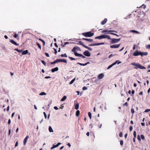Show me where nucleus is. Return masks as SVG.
Segmentation results:
<instances>
[{
	"label": "nucleus",
	"instance_id": "43",
	"mask_svg": "<svg viewBox=\"0 0 150 150\" xmlns=\"http://www.w3.org/2000/svg\"><path fill=\"white\" fill-rule=\"evenodd\" d=\"M122 136H123V134H122V132H120L119 134V136L120 137H122Z\"/></svg>",
	"mask_w": 150,
	"mask_h": 150
},
{
	"label": "nucleus",
	"instance_id": "30",
	"mask_svg": "<svg viewBox=\"0 0 150 150\" xmlns=\"http://www.w3.org/2000/svg\"><path fill=\"white\" fill-rule=\"evenodd\" d=\"M106 33L107 34H111V35H115L117 36H118V35H117V34L114 33Z\"/></svg>",
	"mask_w": 150,
	"mask_h": 150
},
{
	"label": "nucleus",
	"instance_id": "3",
	"mask_svg": "<svg viewBox=\"0 0 150 150\" xmlns=\"http://www.w3.org/2000/svg\"><path fill=\"white\" fill-rule=\"evenodd\" d=\"M110 42V44H113L116 43L120 40V39L112 38Z\"/></svg>",
	"mask_w": 150,
	"mask_h": 150
},
{
	"label": "nucleus",
	"instance_id": "50",
	"mask_svg": "<svg viewBox=\"0 0 150 150\" xmlns=\"http://www.w3.org/2000/svg\"><path fill=\"white\" fill-rule=\"evenodd\" d=\"M123 144V142L122 140H121L120 141V144L121 145H122Z\"/></svg>",
	"mask_w": 150,
	"mask_h": 150
},
{
	"label": "nucleus",
	"instance_id": "46",
	"mask_svg": "<svg viewBox=\"0 0 150 150\" xmlns=\"http://www.w3.org/2000/svg\"><path fill=\"white\" fill-rule=\"evenodd\" d=\"M150 111V109H147L145 110L144 112H147Z\"/></svg>",
	"mask_w": 150,
	"mask_h": 150
},
{
	"label": "nucleus",
	"instance_id": "45",
	"mask_svg": "<svg viewBox=\"0 0 150 150\" xmlns=\"http://www.w3.org/2000/svg\"><path fill=\"white\" fill-rule=\"evenodd\" d=\"M82 89L83 90H87V87H85V86H84L83 88H82Z\"/></svg>",
	"mask_w": 150,
	"mask_h": 150
},
{
	"label": "nucleus",
	"instance_id": "41",
	"mask_svg": "<svg viewBox=\"0 0 150 150\" xmlns=\"http://www.w3.org/2000/svg\"><path fill=\"white\" fill-rule=\"evenodd\" d=\"M133 135L134 137L136 138V132L135 131L134 132Z\"/></svg>",
	"mask_w": 150,
	"mask_h": 150
},
{
	"label": "nucleus",
	"instance_id": "64",
	"mask_svg": "<svg viewBox=\"0 0 150 150\" xmlns=\"http://www.w3.org/2000/svg\"><path fill=\"white\" fill-rule=\"evenodd\" d=\"M69 43L68 42H66L64 43V45H66L67 44H69Z\"/></svg>",
	"mask_w": 150,
	"mask_h": 150
},
{
	"label": "nucleus",
	"instance_id": "17",
	"mask_svg": "<svg viewBox=\"0 0 150 150\" xmlns=\"http://www.w3.org/2000/svg\"><path fill=\"white\" fill-rule=\"evenodd\" d=\"M58 68L57 67H56L54 68L52 70V71L53 72H54L55 71H57L58 70Z\"/></svg>",
	"mask_w": 150,
	"mask_h": 150
},
{
	"label": "nucleus",
	"instance_id": "25",
	"mask_svg": "<svg viewBox=\"0 0 150 150\" xmlns=\"http://www.w3.org/2000/svg\"><path fill=\"white\" fill-rule=\"evenodd\" d=\"M80 111L79 110H77L76 112V115L77 117H78L80 114Z\"/></svg>",
	"mask_w": 150,
	"mask_h": 150
},
{
	"label": "nucleus",
	"instance_id": "18",
	"mask_svg": "<svg viewBox=\"0 0 150 150\" xmlns=\"http://www.w3.org/2000/svg\"><path fill=\"white\" fill-rule=\"evenodd\" d=\"M130 31L132 33H134L138 34H139L140 33L139 32L134 30H130Z\"/></svg>",
	"mask_w": 150,
	"mask_h": 150
},
{
	"label": "nucleus",
	"instance_id": "54",
	"mask_svg": "<svg viewBox=\"0 0 150 150\" xmlns=\"http://www.w3.org/2000/svg\"><path fill=\"white\" fill-rule=\"evenodd\" d=\"M56 61H54V62H51V64H55V63H56Z\"/></svg>",
	"mask_w": 150,
	"mask_h": 150
},
{
	"label": "nucleus",
	"instance_id": "7",
	"mask_svg": "<svg viewBox=\"0 0 150 150\" xmlns=\"http://www.w3.org/2000/svg\"><path fill=\"white\" fill-rule=\"evenodd\" d=\"M55 61L56 63L60 62H63L66 63H67V60L66 59H56Z\"/></svg>",
	"mask_w": 150,
	"mask_h": 150
},
{
	"label": "nucleus",
	"instance_id": "39",
	"mask_svg": "<svg viewBox=\"0 0 150 150\" xmlns=\"http://www.w3.org/2000/svg\"><path fill=\"white\" fill-rule=\"evenodd\" d=\"M39 40H40L41 41L43 42V45H45V42L44 40H42V39L40 38L39 39Z\"/></svg>",
	"mask_w": 150,
	"mask_h": 150
},
{
	"label": "nucleus",
	"instance_id": "57",
	"mask_svg": "<svg viewBox=\"0 0 150 150\" xmlns=\"http://www.w3.org/2000/svg\"><path fill=\"white\" fill-rule=\"evenodd\" d=\"M54 51H55L54 53L55 54H56L57 53V50L55 49H54Z\"/></svg>",
	"mask_w": 150,
	"mask_h": 150
},
{
	"label": "nucleus",
	"instance_id": "19",
	"mask_svg": "<svg viewBox=\"0 0 150 150\" xmlns=\"http://www.w3.org/2000/svg\"><path fill=\"white\" fill-rule=\"evenodd\" d=\"M28 53V50H26L23 51L22 53V54L25 55L27 54Z\"/></svg>",
	"mask_w": 150,
	"mask_h": 150
},
{
	"label": "nucleus",
	"instance_id": "24",
	"mask_svg": "<svg viewBox=\"0 0 150 150\" xmlns=\"http://www.w3.org/2000/svg\"><path fill=\"white\" fill-rule=\"evenodd\" d=\"M79 104L78 103L76 104L75 105V109H76V110H78L79 108Z\"/></svg>",
	"mask_w": 150,
	"mask_h": 150
},
{
	"label": "nucleus",
	"instance_id": "59",
	"mask_svg": "<svg viewBox=\"0 0 150 150\" xmlns=\"http://www.w3.org/2000/svg\"><path fill=\"white\" fill-rule=\"evenodd\" d=\"M54 108L56 110H58V108L57 106H54Z\"/></svg>",
	"mask_w": 150,
	"mask_h": 150
},
{
	"label": "nucleus",
	"instance_id": "36",
	"mask_svg": "<svg viewBox=\"0 0 150 150\" xmlns=\"http://www.w3.org/2000/svg\"><path fill=\"white\" fill-rule=\"evenodd\" d=\"M84 47L87 48V49L89 50H92V49L91 48L89 47L86 46V45Z\"/></svg>",
	"mask_w": 150,
	"mask_h": 150
},
{
	"label": "nucleus",
	"instance_id": "8",
	"mask_svg": "<svg viewBox=\"0 0 150 150\" xmlns=\"http://www.w3.org/2000/svg\"><path fill=\"white\" fill-rule=\"evenodd\" d=\"M110 32H114L116 33H117V31H116L113 30H104L103 31H102V33H110Z\"/></svg>",
	"mask_w": 150,
	"mask_h": 150
},
{
	"label": "nucleus",
	"instance_id": "42",
	"mask_svg": "<svg viewBox=\"0 0 150 150\" xmlns=\"http://www.w3.org/2000/svg\"><path fill=\"white\" fill-rule=\"evenodd\" d=\"M141 139L143 140H144L145 139L144 136L143 135H141Z\"/></svg>",
	"mask_w": 150,
	"mask_h": 150
},
{
	"label": "nucleus",
	"instance_id": "26",
	"mask_svg": "<svg viewBox=\"0 0 150 150\" xmlns=\"http://www.w3.org/2000/svg\"><path fill=\"white\" fill-rule=\"evenodd\" d=\"M79 64L81 66H85L87 64H89V62H87L85 64H84L81 63H79Z\"/></svg>",
	"mask_w": 150,
	"mask_h": 150
},
{
	"label": "nucleus",
	"instance_id": "47",
	"mask_svg": "<svg viewBox=\"0 0 150 150\" xmlns=\"http://www.w3.org/2000/svg\"><path fill=\"white\" fill-rule=\"evenodd\" d=\"M69 58L71 60H75L76 59L74 58H73V57H69Z\"/></svg>",
	"mask_w": 150,
	"mask_h": 150
},
{
	"label": "nucleus",
	"instance_id": "44",
	"mask_svg": "<svg viewBox=\"0 0 150 150\" xmlns=\"http://www.w3.org/2000/svg\"><path fill=\"white\" fill-rule=\"evenodd\" d=\"M18 34H15L14 36H13V37H14L15 38H17V37H18Z\"/></svg>",
	"mask_w": 150,
	"mask_h": 150
},
{
	"label": "nucleus",
	"instance_id": "48",
	"mask_svg": "<svg viewBox=\"0 0 150 150\" xmlns=\"http://www.w3.org/2000/svg\"><path fill=\"white\" fill-rule=\"evenodd\" d=\"M115 62L116 63V64H119L121 63V62L118 61H116Z\"/></svg>",
	"mask_w": 150,
	"mask_h": 150
},
{
	"label": "nucleus",
	"instance_id": "15",
	"mask_svg": "<svg viewBox=\"0 0 150 150\" xmlns=\"http://www.w3.org/2000/svg\"><path fill=\"white\" fill-rule=\"evenodd\" d=\"M148 54V53L146 52H142L141 51L140 53V55L142 57L144 55H147Z\"/></svg>",
	"mask_w": 150,
	"mask_h": 150
},
{
	"label": "nucleus",
	"instance_id": "29",
	"mask_svg": "<svg viewBox=\"0 0 150 150\" xmlns=\"http://www.w3.org/2000/svg\"><path fill=\"white\" fill-rule=\"evenodd\" d=\"M46 95V93L44 92H42L39 93V95L40 96H43Z\"/></svg>",
	"mask_w": 150,
	"mask_h": 150
},
{
	"label": "nucleus",
	"instance_id": "58",
	"mask_svg": "<svg viewBox=\"0 0 150 150\" xmlns=\"http://www.w3.org/2000/svg\"><path fill=\"white\" fill-rule=\"evenodd\" d=\"M132 126H130L129 127L130 131H132Z\"/></svg>",
	"mask_w": 150,
	"mask_h": 150
},
{
	"label": "nucleus",
	"instance_id": "51",
	"mask_svg": "<svg viewBox=\"0 0 150 150\" xmlns=\"http://www.w3.org/2000/svg\"><path fill=\"white\" fill-rule=\"evenodd\" d=\"M45 54L47 57H50L48 53H45Z\"/></svg>",
	"mask_w": 150,
	"mask_h": 150
},
{
	"label": "nucleus",
	"instance_id": "60",
	"mask_svg": "<svg viewBox=\"0 0 150 150\" xmlns=\"http://www.w3.org/2000/svg\"><path fill=\"white\" fill-rule=\"evenodd\" d=\"M146 48H147L150 49V45H147V46Z\"/></svg>",
	"mask_w": 150,
	"mask_h": 150
},
{
	"label": "nucleus",
	"instance_id": "11",
	"mask_svg": "<svg viewBox=\"0 0 150 150\" xmlns=\"http://www.w3.org/2000/svg\"><path fill=\"white\" fill-rule=\"evenodd\" d=\"M75 56H78L79 57H81L83 58H86V57L84 56L82 54H80L78 53H75Z\"/></svg>",
	"mask_w": 150,
	"mask_h": 150
},
{
	"label": "nucleus",
	"instance_id": "33",
	"mask_svg": "<svg viewBox=\"0 0 150 150\" xmlns=\"http://www.w3.org/2000/svg\"><path fill=\"white\" fill-rule=\"evenodd\" d=\"M36 44L37 46H38V47L41 50V47L40 45L38 42H37Z\"/></svg>",
	"mask_w": 150,
	"mask_h": 150
},
{
	"label": "nucleus",
	"instance_id": "28",
	"mask_svg": "<svg viewBox=\"0 0 150 150\" xmlns=\"http://www.w3.org/2000/svg\"><path fill=\"white\" fill-rule=\"evenodd\" d=\"M85 40L87 41L90 42H93V40L91 39H85Z\"/></svg>",
	"mask_w": 150,
	"mask_h": 150
},
{
	"label": "nucleus",
	"instance_id": "5",
	"mask_svg": "<svg viewBox=\"0 0 150 150\" xmlns=\"http://www.w3.org/2000/svg\"><path fill=\"white\" fill-rule=\"evenodd\" d=\"M83 54L84 55L87 57H90L91 55V53L88 50L84 51Z\"/></svg>",
	"mask_w": 150,
	"mask_h": 150
},
{
	"label": "nucleus",
	"instance_id": "56",
	"mask_svg": "<svg viewBox=\"0 0 150 150\" xmlns=\"http://www.w3.org/2000/svg\"><path fill=\"white\" fill-rule=\"evenodd\" d=\"M18 141H17L16 143L15 146V147H16L18 146Z\"/></svg>",
	"mask_w": 150,
	"mask_h": 150
},
{
	"label": "nucleus",
	"instance_id": "34",
	"mask_svg": "<svg viewBox=\"0 0 150 150\" xmlns=\"http://www.w3.org/2000/svg\"><path fill=\"white\" fill-rule=\"evenodd\" d=\"M61 56L62 57H67V55L66 53H65L64 54H62L61 55Z\"/></svg>",
	"mask_w": 150,
	"mask_h": 150
},
{
	"label": "nucleus",
	"instance_id": "31",
	"mask_svg": "<svg viewBox=\"0 0 150 150\" xmlns=\"http://www.w3.org/2000/svg\"><path fill=\"white\" fill-rule=\"evenodd\" d=\"M75 78H74V79H72L71 81V82L69 83V84L70 85H71V84H72L74 82V81H75Z\"/></svg>",
	"mask_w": 150,
	"mask_h": 150
},
{
	"label": "nucleus",
	"instance_id": "4",
	"mask_svg": "<svg viewBox=\"0 0 150 150\" xmlns=\"http://www.w3.org/2000/svg\"><path fill=\"white\" fill-rule=\"evenodd\" d=\"M77 50H80V49L79 47H74L72 49V51L74 53V54L75 55V53H77L76 51Z\"/></svg>",
	"mask_w": 150,
	"mask_h": 150
},
{
	"label": "nucleus",
	"instance_id": "62",
	"mask_svg": "<svg viewBox=\"0 0 150 150\" xmlns=\"http://www.w3.org/2000/svg\"><path fill=\"white\" fill-rule=\"evenodd\" d=\"M113 56V55H112V54H111L109 56L108 58H110V57H112Z\"/></svg>",
	"mask_w": 150,
	"mask_h": 150
},
{
	"label": "nucleus",
	"instance_id": "1",
	"mask_svg": "<svg viewBox=\"0 0 150 150\" xmlns=\"http://www.w3.org/2000/svg\"><path fill=\"white\" fill-rule=\"evenodd\" d=\"M105 38H107L108 40L111 39V38L108 35H102L100 36H97L95 38V39H104Z\"/></svg>",
	"mask_w": 150,
	"mask_h": 150
},
{
	"label": "nucleus",
	"instance_id": "12",
	"mask_svg": "<svg viewBox=\"0 0 150 150\" xmlns=\"http://www.w3.org/2000/svg\"><path fill=\"white\" fill-rule=\"evenodd\" d=\"M29 136L28 135L27 136L25 139H24L23 141L24 145H25L26 144L27 141L28 139L29 138Z\"/></svg>",
	"mask_w": 150,
	"mask_h": 150
},
{
	"label": "nucleus",
	"instance_id": "16",
	"mask_svg": "<svg viewBox=\"0 0 150 150\" xmlns=\"http://www.w3.org/2000/svg\"><path fill=\"white\" fill-rule=\"evenodd\" d=\"M107 18H105L103 21L101 22V24L102 25L105 24L107 22Z\"/></svg>",
	"mask_w": 150,
	"mask_h": 150
},
{
	"label": "nucleus",
	"instance_id": "38",
	"mask_svg": "<svg viewBox=\"0 0 150 150\" xmlns=\"http://www.w3.org/2000/svg\"><path fill=\"white\" fill-rule=\"evenodd\" d=\"M132 64L134 66H136L137 67V65H138V64H136L135 62H134V63H132Z\"/></svg>",
	"mask_w": 150,
	"mask_h": 150
},
{
	"label": "nucleus",
	"instance_id": "53",
	"mask_svg": "<svg viewBox=\"0 0 150 150\" xmlns=\"http://www.w3.org/2000/svg\"><path fill=\"white\" fill-rule=\"evenodd\" d=\"M43 114L44 115V116H45V118L46 119L47 118V115H46V113L45 112H43Z\"/></svg>",
	"mask_w": 150,
	"mask_h": 150
},
{
	"label": "nucleus",
	"instance_id": "61",
	"mask_svg": "<svg viewBox=\"0 0 150 150\" xmlns=\"http://www.w3.org/2000/svg\"><path fill=\"white\" fill-rule=\"evenodd\" d=\"M50 78V76H47L45 77V79H48Z\"/></svg>",
	"mask_w": 150,
	"mask_h": 150
},
{
	"label": "nucleus",
	"instance_id": "49",
	"mask_svg": "<svg viewBox=\"0 0 150 150\" xmlns=\"http://www.w3.org/2000/svg\"><path fill=\"white\" fill-rule=\"evenodd\" d=\"M131 112L133 114L134 112V110L132 108L131 109Z\"/></svg>",
	"mask_w": 150,
	"mask_h": 150
},
{
	"label": "nucleus",
	"instance_id": "2",
	"mask_svg": "<svg viewBox=\"0 0 150 150\" xmlns=\"http://www.w3.org/2000/svg\"><path fill=\"white\" fill-rule=\"evenodd\" d=\"M82 35L86 37H91L94 35V33L91 31H89L82 33Z\"/></svg>",
	"mask_w": 150,
	"mask_h": 150
},
{
	"label": "nucleus",
	"instance_id": "13",
	"mask_svg": "<svg viewBox=\"0 0 150 150\" xmlns=\"http://www.w3.org/2000/svg\"><path fill=\"white\" fill-rule=\"evenodd\" d=\"M10 42H11V43L14 44V45H18L19 44H17L16 43V42L15 41H14L13 40H10Z\"/></svg>",
	"mask_w": 150,
	"mask_h": 150
},
{
	"label": "nucleus",
	"instance_id": "55",
	"mask_svg": "<svg viewBox=\"0 0 150 150\" xmlns=\"http://www.w3.org/2000/svg\"><path fill=\"white\" fill-rule=\"evenodd\" d=\"M123 105L124 106L125 105L127 106H128L127 103V102L125 103Z\"/></svg>",
	"mask_w": 150,
	"mask_h": 150
},
{
	"label": "nucleus",
	"instance_id": "37",
	"mask_svg": "<svg viewBox=\"0 0 150 150\" xmlns=\"http://www.w3.org/2000/svg\"><path fill=\"white\" fill-rule=\"evenodd\" d=\"M88 116L89 117V118H90V119H91V115H92L91 113L90 112H88Z\"/></svg>",
	"mask_w": 150,
	"mask_h": 150
},
{
	"label": "nucleus",
	"instance_id": "23",
	"mask_svg": "<svg viewBox=\"0 0 150 150\" xmlns=\"http://www.w3.org/2000/svg\"><path fill=\"white\" fill-rule=\"evenodd\" d=\"M61 144V143H58L57 144L54 145H53V146H54V148L57 147H58Z\"/></svg>",
	"mask_w": 150,
	"mask_h": 150
},
{
	"label": "nucleus",
	"instance_id": "14",
	"mask_svg": "<svg viewBox=\"0 0 150 150\" xmlns=\"http://www.w3.org/2000/svg\"><path fill=\"white\" fill-rule=\"evenodd\" d=\"M137 67L139 68L140 69H145V67H144L141 65L140 64H138V65H137Z\"/></svg>",
	"mask_w": 150,
	"mask_h": 150
},
{
	"label": "nucleus",
	"instance_id": "35",
	"mask_svg": "<svg viewBox=\"0 0 150 150\" xmlns=\"http://www.w3.org/2000/svg\"><path fill=\"white\" fill-rule=\"evenodd\" d=\"M104 77V76H98V79H101L103 78Z\"/></svg>",
	"mask_w": 150,
	"mask_h": 150
},
{
	"label": "nucleus",
	"instance_id": "52",
	"mask_svg": "<svg viewBox=\"0 0 150 150\" xmlns=\"http://www.w3.org/2000/svg\"><path fill=\"white\" fill-rule=\"evenodd\" d=\"M137 139L139 141H140L141 140L139 135H138L137 137Z\"/></svg>",
	"mask_w": 150,
	"mask_h": 150
},
{
	"label": "nucleus",
	"instance_id": "63",
	"mask_svg": "<svg viewBox=\"0 0 150 150\" xmlns=\"http://www.w3.org/2000/svg\"><path fill=\"white\" fill-rule=\"evenodd\" d=\"M11 122V120L10 119H9L8 120V124H10Z\"/></svg>",
	"mask_w": 150,
	"mask_h": 150
},
{
	"label": "nucleus",
	"instance_id": "21",
	"mask_svg": "<svg viewBox=\"0 0 150 150\" xmlns=\"http://www.w3.org/2000/svg\"><path fill=\"white\" fill-rule=\"evenodd\" d=\"M116 64V62H114V63H113L112 64L109 65L108 68V69L110 68H111V67H112V66H113V65H115Z\"/></svg>",
	"mask_w": 150,
	"mask_h": 150
},
{
	"label": "nucleus",
	"instance_id": "10",
	"mask_svg": "<svg viewBox=\"0 0 150 150\" xmlns=\"http://www.w3.org/2000/svg\"><path fill=\"white\" fill-rule=\"evenodd\" d=\"M140 53L141 51H137L136 52H134L133 54V55L134 56H138L139 55H140Z\"/></svg>",
	"mask_w": 150,
	"mask_h": 150
},
{
	"label": "nucleus",
	"instance_id": "20",
	"mask_svg": "<svg viewBox=\"0 0 150 150\" xmlns=\"http://www.w3.org/2000/svg\"><path fill=\"white\" fill-rule=\"evenodd\" d=\"M49 130L50 132H54V131L51 126L49 127Z\"/></svg>",
	"mask_w": 150,
	"mask_h": 150
},
{
	"label": "nucleus",
	"instance_id": "40",
	"mask_svg": "<svg viewBox=\"0 0 150 150\" xmlns=\"http://www.w3.org/2000/svg\"><path fill=\"white\" fill-rule=\"evenodd\" d=\"M42 63L45 66H46V63L44 60H41Z\"/></svg>",
	"mask_w": 150,
	"mask_h": 150
},
{
	"label": "nucleus",
	"instance_id": "32",
	"mask_svg": "<svg viewBox=\"0 0 150 150\" xmlns=\"http://www.w3.org/2000/svg\"><path fill=\"white\" fill-rule=\"evenodd\" d=\"M14 50L17 51L18 52H22L23 51L22 50H18V48H15L14 49Z\"/></svg>",
	"mask_w": 150,
	"mask_h": 150
},
{
	"label": "nucleus",
	"instance_id": "9",
	"mask_svg": "<svg viewBox=\"0 0 150 150\" xmlns=\"http://www.w3.org/2000/svg\"><path fill=\"white\" fill-rule=\"evenodd\" d=\"M104 43L102 42L100 43H94L92 44L89 45V46H94L96 45H104Z\"/></svg>",
	"mask_w": 150,
	"mask_h": 150
},
{
	"label": "nucleus",
	"instance_id": "22",
	"mask_svg": "<svg viewBox=\"0 0 150 150\" xmlns=\"http://www.w3.org/2000/svg\"><path fill=\"white\" fill-rule=\"evenodd\" d=\"M79 43H77V44L78 45H82L83 47H84L85 46V45H84L83 42L81 41H79Z\"/></svg>",
	"mask_w": 150,
	"mask_h": 150
},
{
	"label": "nucleus",
	"instance_id": "6",
	"mask_svg": "<svg viewBox=\"0 0 150 150\" xmlns=\"http://www.w3.org/2000/svg\"><path fill=\"white\" fill-rule=\"evenodd\" d=\"M120 44H115L112 45H110V47L111 48H118L120 47Z\"/></svg>",
	"mask_w": 150,
	"mask_h": 150
},
{
	"label": "nucleus",
	"instance_id": "27",
	"mask_svg": "<svg viewBox=\"0 0 150 150\" xmlns=\"http://www.w3.org/2000/svg\"><path fill=\"white\" fill-rule=\"evenodd\" d=\"M67 98V97L66 96H64L62 98L61 101H63L65 100Z\"/></svg>",
	"mask_w": 150,
	"mask_h": 150
}]
</instances>
